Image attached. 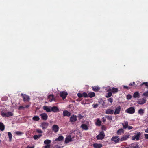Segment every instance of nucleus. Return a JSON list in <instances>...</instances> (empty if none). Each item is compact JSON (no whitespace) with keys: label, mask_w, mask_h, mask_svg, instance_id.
<instances>
[{"label":"nucleus","mask_w":148,"mask_h":148,"mask_svg":"<svg viewBox=\"0 0 148 148\" xmlns=\"http://www.w3.org/2000/svg\"><path fill=\"white\" fill-rule=\"evenodd\" d=\"M1 140H0V143H1Z\"/></svg>","instance_id":"774afa93"},{"label":"nucleus","mask_w":148,"mask_h":148,"mask_svg":"<svg viewBox=\"0 0 148 148\" xmlns=\"http://www.w3.org/2000/svg\"><path fill=\"white\" fill-rule=\"evenodd\" d=\"M121 148H140V147L137 143H134L131 144L129 146H124Z\"/></svg>","instance_id":"f03ea898"},{"label":"nucleus","mask_w":148,"mask_h":148,"mask_svg":"<svg viewBox=\"0 0 148 148\" xmlns=\"http://www.w3.org/2000/svg\"><path fill=\"white\" fill-rule=\"evenodd\" d=\"M112 88H109V89L108 90V91H109V92H112Z\"/></svg>","instance_id":"e2e57ef3"},{"label":"nucleus","mask_w":148,"mask_h":148,"mask_svg":"<svg viewBox=\"0 0 148 148\" xmlns=\"http://www.w3.org/2000/svg\"><path fill=\"white\" fill-rule=\"evenodd\" d=\"M77 120V116L73 114L70 118V121L71 123L74 122Z\"/></svg>","instance_id":"9d476101"},{"label":"nucleus","mask_w":148,"mask_h":148,"mask_svg":"<svg viewBox=\"0 0 148 148\" xmlns=\"http://www.w3.org/2000/svg\"><path fill=\"white\" fill-rule=\"evenodd\" d=\"M56 148H62V147L61 146H58V145H57L56 146Z\"/></svg>","instance_id":"680f3d73"},{"label":"nucleus","mask_w":148,"mask_h":148,"mask_svg":"<svg viewBox=\"0 0 148 148\" xmlns=\"http://www.w3.org/2000/svg\"><path fill=\"white\" fill-rule=\"evenodd\" d=\"M130 134L124 135L120 139V141L121 142L126 140L127 139L130 138Z\"/></svg>","instance_id":"6e6552de"},{"label":"nucleus","mask_w":148,"mask_h":148,"mask_svg":"<svg viewBox=\"0 0 148 148\" xmlns=\"http://www.w3.org/2000/svg\"><path fill=\"white\" fill-rule=\"evenodd\" d=\"M93 147L94 148H101L103 146V145L101 143H95L93 144Z\"/></svg>","instance_id":"f3484780"},{"label":"nucleus","mask_w":148,"mask_h":148,"mask_svg":"<svg viewBox=\"0 0 148 148\" xmlns=\"http://www.w3.org/2000/svg\"><path fill=\"white\" fill-rule=\"evenodd\" d=\"M121 107L120 106H119L116 107L114 111V114L115 115H116L119 114L121 111Z\"/></svg>","instance_id":"4468645a"},{"label":"nucleus","mask_w":148,"mask_h":148,"mask_svg":"<svg viewBox=\"0 0 148 148\" xmlns=\"http://www.w3.org/2000/svg\"><path fill=\"white\" fill-rule=\"evenodd\" d=\"M1 115L3 117H9L13 115V113L10 112H6L2 111L1 112Z\"/></svg>","instance_id":"f257e3e1"},{"label":"nucleus","mask_w":148,"mask_h":148,"mask_svg":"<svg viewBox=\"0 0 148 148\" xmlns=\"http://www.w3.org/2000/svg\"><path fill=\"white\" fill-rule=\"evenodd\" d=\"M77 95L78 97L79 98H81L82 97H83L82 93H79L77 94Z\"/></svg>","instance_id":"37998d69"},{"label":"nucleus","mask_w":148,"mask_h":148,"mask_svg":"<svg viewBox=\"0 0 148 148\" xmlns=\"http://www.w3.org/2000/svg\"><path fill=\"white\" fill-rule=\"evenodd\" d=\"M106 117L108 120H112V117L106 115Z\"/></svg>","instance_id":"4c0bfd02"},{"label":"nucleus","mask_w":148,"mask_h":148,"mask_svg":"<svg viewBox=\"0 0 148 148\" xmlns=\"http://www.w3.org/2000/svg\"><path fill=\"white\" fill-rule=\"evenodd\" d=\"M128 130H130L133 128V127L131 126L128 125L127 128Z\"/></svg>","instance_id":"5fc2aeb1"},{"label":"nucleus","mask_w":148,"mask_h":148,"mask_svg":"<svg viewBox=\"0 0 148 148\" xmlns=\"http://www.w3.org/2000/svg\"><path fill=\"white\" fill-rule=\"evenodd\" d=\"M133 97L134 98H139L140 97V95L138 92H135L133 94Z\"/></svg>","instance_id":"5701e85b"},{"label":"nucleus","mask_w":148,"mask_h":148,"mask_svg":"<svg viewBox=\"0 0 148 148\" xmlns=\"http://www.w3.org/2000/svg\"><path fill=\"white\" fill-rule=\"evenodd\" d=\"M101 121L99 119H98L96 123V124L97 126H100L101 125Z\"/></svg>","instance_id":"2f4dec72"},{"label":"nucleus","mask_w":148,"mask_h":148,"mask_svg":"<svg viewBox=\"0 0 148 148\" xmlns=\"http://www.w3.org/2000/svg\"><path fill=\"white\" fill-rule=\"evenodd\" d=\"M101 128H102V130H105L106 129V127L104 126H103Z\"/></svg>","instance_id":"13d9d810"},{"label":"nucleus","mask_w":148,"mask_h":148,"mask_svg":"<svg viewBox=\"0 0 148 148\" xmlns=\"http://www.w3.org/2000/svg\"><path fill=\"white\" fill-rule=\"evenodd\" d=\"M145 132L148 133V128L145 130Z\"/></svg>","instance_id":"052dcab7"},{"label":"nucleus","mask_w":148,"mask_h":148,"mask_svg":"<svg viewBox=\"0 0 148 148\" xmlns=\"http://www.w3.org/2000/svg\"><path fill=\"white\" fill-rule=\"evenodd\" d=\"M42 136V135L40 134L38 135V138H40Z\"/></svg>","instance_id":"0e129e2a"},{"label":"nucleus","mask_w":148,"mask_h":148,"mask_svg":"<svg viewBox=\"0 0 148 148\" xmlns=\"http://www.w3.org/2000/svg\"><path fill=\"white\" fill-rule=\"evenodd\" d=\"M40 116H41V118L43 120H46L48 118L47 115L45 113H43L40 114Z\"/></svg>","instance_id":"f8f14e48"},{"label":"nucleus","mask_w":148,"mask_h":148,"mask_svg":"<svg viewBox=\"0 0 148 148\" xmlns=\"http://www.w3.org/2000/svg\"><path fill=\"white\" fill-rule=\"evenodd\" d=\"M88 97H89L90 98H92L94 97L95 94V93L93 92H89L88 94Z\"/></svg>","instance_id":"cd10ccee"},{"label":"nucleus","mask_w":148,"mask_h":148,"mask_svg":"<svg viewBox=\"0 0 148 148\" xmlns=\"http://www.w3.org/2000/svg\"><path fill=\"white\" fill-rule=\"evenodd\" d=\"M33 138L35 140H37V139H39V138L38 137V135H34L33 136Z\"/></svg>","instance_id":"a18cd8bd"},{"label":"nucleus","mask_w":148,"mask_h":148,"mask_svg":"<svg viewBox=\"0 0 148 148\" xmlns=\"http://www.w3.org/2000/svg\"><path fill=\"white\" fill-rule=\"evenodd\" d=\"M63 115L64 116L69 117L71 116V113L67 110H64L63 112Z\"/></svg>","instance_id":"a211bd4d"},{"label":"nucleus","mask_w":148,"mask_h":148,"mask_svg":"<svg viewBox=\"0 0 148 148\" xmlns=\"http://www.w3.org/2000/svg\"><path fill=\"white\" fill-rule=\"evenodd\" d=\"M5 128V125L2 122H0V130L1 131H3L4 130Z\"/></svg>","instance_id":"c85d7f7f"},{"label":"nucleus","mask_w":148,"mask_h":148,"mask_svg":"<svg viewBox=\"0 0 148 148\" xmlns=\"http://www.w3.org/2000/svg\"><path fill=\"white\" fill-rule=\"evenodd\" d=\"M71 141V138L70 136H68L66 138L65 143H67Z\"/></svg>","instance_id":"c756f323"},{"label":"nucleus","mask_w":148,"mask_h":148,"mask_svg":"<svg viewBox=\"0 0 148 148\" xmlns=\"http://www.w3.org/2000/svg\"><path fill=\"white\" fill-rule=\"evenodd\" d=\"M141 134L140 132H138L136 133V135L132 137V139L133 140H139V138L140 137Z\"/></svg>","instance_id":"423d86ee"},{"label":"nucleus","mask_w":148,"mask_h":148,"mask_svg":"<svg viewBox=\"0 0 148 148\" xmlns=\"http://www.w3.org/2000/svg\"><path fill=\"white\" fill-rule=\"evenodd\" d=\"M143 85H144L147 88H148V82H144L140 84L141 86H142Z\"/></svg>","instance_id":"e433bc0d"},{"label":"nucleus","mask_w":148,"mask_h":148,"mask_svg":"<svg viewBox=\"0 0 148 148\" xmlns=\"http://www.w3.org/2000/svg\"><path fill=\"white\" fill-rule=\"evenodd\" d=\"M132 98V96L130 95H127V98L128 99H130Z\"/></svg>","instance_id":"de8ad7c7"},{"label":"nucleus","mask_w":148,"mask_h":148,"mask_svg":"<svg viewBox=\"0 0 148 148\" xmlns=\"http://www.w3.org/2000/svg\"><path fill=\"white\" fill-rule=\"evenodd\" d=\"M101 120H102V121L103 122H105L106 121V118L103 117L102 118Z\"/></svg>","instance_id":"864d4df0"},{"label":"nucleus","mask_w":148,"mask_h":148,"mask_svg":"<svg viewBox=\"0 0 148 148\" xmlns=\"http://www.w3.org/2000/svg\"><path fill=\"white\" fill-rule=\"evenodd\" d=\"M112 95V93L111 92H109L108 93L107 95L106 96V97L108 98L110 97Z\"/></svg>","instance_id":"ea45409f"},{"label":"nucleus","mask_w":148,"mask_h":148,"mask_svg":"<svg viewBox=\"0 0 148 148\" xmlns=\"http://www.w3.org/2000/svg\"><path fill=\"white\" fill-rule=\"evenodd\" d=\"M122 124L123 125V128L124 129L127 128L128 126V122L127 121H124L123 123H122Z\"/></svg>","instance_id":"4be33fe9"},{"label":"nucleus","mask_w":148,"mask_h":148,"mask_svg":"<svg viewBox=\"0 0 148 148\" xmlns=\"http://www.w3.org/2000/svg\"><path fill=\"white\" fill-rule=\"evenodd\" d=\"M51 111L54 112H57L59 111V110L58 108L56 106L51 107Z\"/></svg>","instance_id":"aec40b11"},{"label":"nucleus","mask_w":148,"mask_h":148,"mask_svg":"<svg viewBox=\"0 0 148 148\" xmlns=\"http://www.w3.org/2000/svg\"><path fill=\"white\" fill-rule=\"evenodd\" d=\"M93 106L94 108H96L98 106V104H93Z\"/></svg>","instance_id":"bf43d9fd"},{"label":"nucleus","mask_w":148,"mask_h":148,"mask_svg":"<svg viewBox=\"0 0 148 148\" xmlns=\"http://www.w3.org/2000/svg\"><path fill=\"white\" fill-rule=\"evenodd\" d=\"M81 127L84 130H88L87 125L84 124H82L81 126Z\"/></svg>","instance_id":"bb28decb"},{"label":"nucleus","mask_w":148,"mask_h":148,"mask_svg":"<svg viewBox=\"0 0 148 148\" xmlns=\"http://www.w3.org/2000/svg\"><path fill=\"white\" fill-rule=\"evenodd\" d=\"M50 145H47L44 147V148H50Z\"/></svg>","instance_id":"3c124183"},{"label":"nucleus","mask_w":148,"mask_h":148,"mask_svg":"<svg viewBox=\"0 0 148 148\" xmlns=\"http://www.w3.org/2000/svg\"><path fill=\"white\" fill-rule=\"evenodd\" d=\"M43 108L47 112H50L51 111V106H43Z\"/></svg>","instance_id":"412c9836"},{"label":"nucleus","mask_w":148,"mask_h":148,"mask_svg":"<svg viewBox=\"0 0 148 148\" xmlns=\"http://www.w3.org/2000/svg\"><path fill=\"white\" fill-rule=\"evenodd\" d=\"M135 82H133L132 83H130L129 84V85L130 86H133L134 85Z\"/></svg>","instance_id":"6e6d98bb"},{"label":"nucleus","mask_w":148,"mask_h":148,"mask_svg":"<svg viewBox=\"0 0 148 148\" xmlns=\"http://www.w3.org/2000/svg\"><path fill=\"white\" fill-rule=\"evenodd\" d=\"M125 112L127 113L132 114L135 112V110L134 107H131L127 109Z\"/></svg>","instance_id":"39448f33"},{"label":"nucleus","mask_w":148,"mask_h":148,"mask_svg":"<svg viewBox=\"0 0 148 148\" xmlns=\"http://www.w3.org/2000/svg\"><path fill=\"white\" fill-rule=\"evenodd\" d=\"M16 134L17 135H20L22 134V133L20 131H17L15 132Z\"/></svg>","instance_id":"c03bdc74"},{"label":"nucleus","mask_w":148,"mask_h":148,"mask_svg":"<svg viewBox=\"0 0 148 148\" xmlns=\"http://www.w3.org/2000/svg\"><path fill=\"white\" fill-rule=\"evenodd\" d=\"M123 87L125 88L127 90L129 89L130 88V87L127 86H124Z\"/></svg>","instance_id":"8fccbe9b"},{"label":"nucleus","mask_w":148,"mask_h":148,"mask_svg":"<svg viewBox=\"0 0 148 148\" xmlns=\"http://www.w3.org/2000/svg\"><path fill=\"white\" fill-rule=\"evenodd\" d=\"M108 101L110 102V103H112L113 102V99L112 98H110L108 99Z\"/></svg>","instance_id":"49530a36"},{"label":"nucleus","mask_w":148,"mask_h":148,"mask_svg":"<svg viewBox=\"0 0 148 148\" xmlns=\"http://www.w3.org/2000/svg\"><path fill=\"white\" fill-rule=\"evenodd\" d=\"M8 137L9 138V141H11L12 138V134L10 132H8Z\"/></svg>","instance_id":"c9c22d12"},{"label":"nucleus","mask_w":148,"mask_h":148,"mask_svg":"<svg viewBox=\"0 0 148 148\" xmlns=\"http://www.w3.org/2000/svg\"><path fill=\"white\" fill-rule=\"evenodd\" d=\"M124 133V131L122 128H121L118 130L117 132V134L118 135H120L123 134Z\"/></svg>","instance_id":"b1692460"},{"label":"nucleus","mask_w":148,"mask_h":148,"mask_svg":"<svg viewBox=\"0 0 148 148\" xmlns=\"http://www.w3.org/2000/svg\"><path fill=\"white\" fill-rule=\"evenodd\" d=\"M21 95L22 96L23 100L24 101H29L30 100V98L29 96L23 94H21Z\"/></svg>","instance_id":"1a4fd4ad"},{"label":"nucleus","mask_w":148,"mask_h":148,"mask_svg":"<svg viewBox=\"0 0 148 148\" xmlns=\"http://www.w3.org/2000/svg\"><path fill=\"white\" fill-rule=\"evenodd\" d=\"M105 136V135L104 132L103 131H102L101 132L99 135L97 136L96 138L98 140H102L104 138Z\"/></svg>","instance_id":"7ed1b4c3"},{"label":"nucleus","mask_w":148,"mask_h":148,"mask_svg":"<svg viewBox=\"0 0 148 148\" xmlns=\"http://www.w3.org/2000/svg\"><path fill=\"white\" fill-rule=\"evenodd\" d=\"M143 95L145 97H148V90L144 92L143 94Z\"/></svg>","instance_id":"a19ab883"},{"label":"nucleus","mask_w":148,"mask_h":148,"mask_svg":"<svg viewBox=\"0 0 148 148\" xmlns=\"http://www.w3.org/2000/svg\"><path fill=\"white\" fill-rule=\"evenodd\" d=\"M112 92L113 93H117L118 91V89L117 88H115V87H112Z\"/></svg>","instance_id":"7c9ffc66"},{"label":"nucleus","mask_w":148,"mask_h":148,"mask_svg":"<svg viewBox=\"0 0 148 148\" xmlns=\"http://www.w3.org/2000/svg\"><path fill=\"white\" fill-rule=\"evenodd\" d=\"M111 140L112 141H114L115 143H119L120 141V139L119 138V136H113L111 138Z\"/></svg>","instance_id":"20e7f679"},{"label":"nucleus","mask_w":148,"mask_h":148,"mask_svg":"<svg viewBox=\"0 0 148 148\" xmlns=\"http://www.w3.org/2000/svg\"><path fill=\"white\" fill-rule=\"evenodd\" d=\"M51 142V141L50 140L46 139L45 140L44 143L45 144L49 145V144H50Z\"/></svg>","instance_id":"72a5a7b5"},{"label":"nucleus","mask_w":148,"mask_h":148,"mask_svg":"<svg viewBox=\"0 0 148 148\" xmlns=\"http://www.w3.org/2000/svg\"><path fill=\"white\" fill-rule=\"evenodd\" d=\"M144 113V110L143 109H140L138 111V113L140 115H143Z\"/></svg>","instance_id":"473e14b6"},{"label":"nucleus","mask_w":148,"mask_h":148,"mask_svg":"<svg viewBox=\"0 0 148 148\" xmlns=\"http://www.w3.org/2000/svg\"><path fill=\"white\" fill-rule=\"evenodd\" d=\"M37 132L39 133H42V131L40 129H38L37 130Z\"/></svg>","instance_id":"09e8293b"},{"label":"nucleus","mask_w":148,"mask_h":148,"mask_svg":"<svg viewBox=\"0 0 148 148\" xmlns=\"http://www.w3.org/2000/svg\"><path fill=\"white\" fill-rule=\"evenodd\" d=\"M146 101V98H143L141 99H139L137 102V103L139 104L142 105L145 103Z\"/></svg>","instance_id":"9b49d317"},{"label":"nucleus","mask_w":148,"mask_h":148,"mask_svg":"<svg viewBox=\"0 0 148 148\" xmlns=\"http://www.w3.org/2000/svg\"><path fill=\"white\" fill-rule=\"evenodd\" d=\"M48 125V123L43 122L41 123L40 127H42V129L45 130L47 128Z\"/></svg>","instance_id":"ddd939ff"},{"label":"nucleus","mask_w":148,"mask_h":148,"mask_svg":"<svg viewBox=\"0 0 148 148\" xmlns=\"http://www.w3.org/2000/svg\"><path fill=\"white\" fill-rule=\"evenodd\" d=\"M59 130V127L57 125H54L52 126V130L55 132H57Z\"/></svg>","instance_id":"dca6fc26"},{"label":"nucleus","mask_w":148,"mask_h":148,"mask_svg":"<svg viewBox=\"0 0 148 148\" xmlns=\"http://www.w3.org/2000/svg\"><path fill=\"white\" fill-rule=\"evenodd\" d=\"M48 99L50 102H52L53 101H55V99L53 95L52 94H50L48 97Z\"/></svg>","instance_id":"2eb2a0df"},{"label":"nucleus","mask_w":148,"mask_h":148,"mask_svg":"<svg viewBox=\"0 0 148 148\" xmlns=\"http://www.w3.org/2000/svg\"><path fill=\"white\" fill-rule=\"evenodd\" d=\"M114 111L110 109H107L105 111V113L107 114H112L114 113Z\"/></svg>","instance_id":"6ab92c4d"},{"label":"nucleus","mask_w":148,"mask_h":148,"mask_svg":"<svg viewBox=\"0 0 148 148\" xmlns=\"http://www.w3.org/2000/svg\"><path fill=\"white\" fill-rule=\"evenodd\" d=\"M78 117L79 119L80 120L84 117V116L81 115V114H78Z\"/></svg>","instance_id":"79ce46f5"},{"label":"nucleus","mask_w":148,"mask_h":148,"mask_svg":"<svg viewBox=\"0 0 148 148\" xmlns=\"http://www.w3.org/2000/svg\"><path fill=\"white\" fill-rule=\"evenodd\" d=\"M63 140L64 137L62 136H60L55 140V141H60Z\"/></svg>","instance_id":"393cba45"},{"label":"nucleus","mask_w":148,"mask_h":148,"mask_svg":"<svg viewBox=\"0 0 148 148\" xmlns=\"http://www.w3.org/2000/svg\"><path fill=\"white\" fill-rule=\"evenodd\" d=\"M29 106H30L29 105H26L25 106V108H28Z\"/></svg>","instance_id":"69168bd1"},{"label":"nucleus","mask_w":148,"mask_h":148,"mask_svg":"<svg viewBox=\"0 0 148 148\" xmlns=\"http://www.w3.org/2000/svg\"><path fill=\"white\" fill-rule=\"evenodd\" d=\"M40 118L38 116H34L32 118L33 120L34 121H38L40 120Z\"/></svg>","instance_id":"f704fd0d"},{"label":"nucleus","mask_w":148,"mask_h":148,"mask_svg":"<svg viewBox=\"0 0 148 148\" xmlns=\"http://www.w3.org/2000/svg\"><path fill=\"white\" fill-rule=\"evenodd\" d=\"M27 148H34V147H27Z\"/></svg>","instance_id":"338daca9"},{"label":"nucleus","mask_w":148,"mask_h":148,"mask_svg":"<svg viewBox=\"0 0 148 148\" xmlns=\"http://www.w3.org/2000/svg\"><path fill=\"white\" fill-rule=\"evenodd\" d=\"M145 137L146 139H148V134H144Z\"/></svg>","instance_id":"603ef678"},{"label":"nucleus","mask_w":148,"mask_h":148,"mask_svg":"<svg viewBox=\"0 0 148 148\" xmlns=\"http://www.w3.org/2000/svg\"><path fill=\"white\" fill-rule=\"evenodd\" d=\"M93 90L95 92H98L100 89V88L97 86H94L92 87Z\"/></svg>","instance_id":"a878e982"},{"label":"nucleus","mask_w":148,"mask_h":148,"mask_svg":"<svg viewBox=\"0 0 148 148\" xmlns=\"http://www.w3.org/2000/svg\"><path fill=\"white\" fill-rule=\"evenodd\" d=\"M82 96L85 98H86L88 97V95L86 92H83L82 93Z\"/></svg>","instance_id":"58836bf2"},{"label":"nucleus","mask_w":148,"mask_h":148,"mask_svg":"<svg viewBox=\"0 0 148 148\" xmlns=\"http://www.w3.org/2000/svg\"><path fill=\"white\" fill-rule=\"evenodd\" d=\"M25 108V107H24L23 106H20L18 108V109L19 110H21V109H23L24 108Z\"/></svg>","instance_id":"4d7b16f0"},{"label":"nucleus","mask_w":148,"mask_h":148,"mask_svg":"<svg viewBox=\"0 0 148 148\" xmlns=\"http://www.w3.org/2000/svg\"><path fill=\"white\" fill-rule=\"evenodd\" d=\"M68 93L66 92L62 91L60 93V96L62 97L63 99L64 100L67 96Z\"/></svg>","instance_id":"0eeeda50"}]
</instances>
